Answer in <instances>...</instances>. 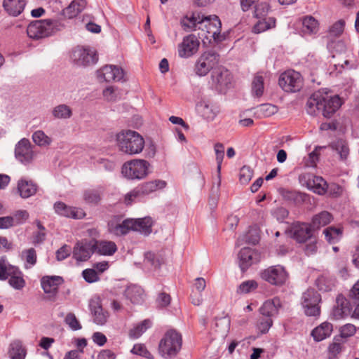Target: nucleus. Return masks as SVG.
<instances>
[{
  "instance_id": "nucleus-18",
  "label": "nucleus",
  "mask_w": 359,
  "mask_h": 359,
  "mask_svg": "<svg viewBox=\"0 0 359 359\" xmlns=\"http://www.w3.org/2000/svg\"><path fill=\"white\" fill-rule=\"evenodd\" d=\"M15 158L23 163H29L33 158V151L29 140L21 139L15 147Z\"/></svg>"
},
{
  "instance_id": "nucleus-23",
  "label": "nucleus",
  "mask_w": 359,
  "mask_h": 359,
  "mask_svg": "<svg viewBox=\"0 0 359 359\" xmlns=\"http://www.w3.org/2000/svg\"><path fill=\"white\" fill-rule=\"evenodd\" d=\"M352 309L351 302L342 295H339L337 298V306L332 311V315L335 319L339 320L349 316L352 313Z\"/></svg>"
},
{
  "instance_id": "nucleus-44",
  "label": "nucleus",
  "mask_w": 359,
  "mask_h": 359,
  "mask_svg": "<svg viewBox=\"0 0 359 359\" xmlns=\"http://www.w3.org/2000/svg\"><path fill=\"white\" fill-rule=\"evenodd\" d=\"M52 115L57 119H68L72 116V111L67 104H61L53 109Z\"/></svg>"
},
{
  "instance_id": "nucleus-38",
  "label": "nucleus",
  "mask_w": 359,
  "mask_h": 359,
  "mask_svg": "<svg viewBox=\"0 0 359 359\" xmlns=\"http://www.w3.org/2000/svg\"><path fill=\"white\" fill-rule=\"evenodd\" d=\"M257 22L253 27L255 33H261L276 26V19L272 17L257 18Z\"/></svg>"
},
{
  "instance_id": "nucleus-57",
  "label": "nucleus",
  "mask_w": 359,
  "mask_h": 359,
  "mask_svg": "<svg viewBox=\"0 0 359 359\" xmlns=\"http://www.w3.org/2000/svg\"><path fill=\"white\" fill-rule=\"evenodd\" d=\"M253 175V172L248 166H243L241 168L239 174V180L242 184L248 183Z\"/></svg>"
},
{
  "instance_id": "nucleus-3",
  "label": "nucleus",
  "mask_w": 359,
  "mask_h": 359,
  "mask_svg": "<svg viewBox=\"0 0 359 359\" xmlns=\"http://www.w3.org/2000/svg\"><path fill=\"white\" fill-rule=\"evenodd\" d=\"M116 140L118 150L128 155L140 154L145 145L143 137L132 130H121L117 133Z\"/></svg>"
},
{
  "instance_id": "nucleus-24",
  "label": "nucleus",
  "mask_w": 359,
  "mask_h": 359,
  "mask_svg": "<svg viewBox=\"0 0 359 359\" xmlns=\"http://www.w3.org/2000/svg\"><path fill=\"white\" fill-rule=\"evenodd\" d=\"M54 210L59 215L73 219H81L85 215L82 210L67 206L61 201L56 202L54 204Z\"/></svg>"
},
{
  "instance_id": "nucleus-55",
  "label": "nucleus",
  "mask_w": 359,
  "mask_h": 359,
  "mask_svg": "<svg viewBox=\"0 0 359 359\" xmlns=\"http://www.w3.org/2000/svg\"><path fill=\"white\" fill-rule=\"evenodd\" d=\"M131 353L148 359L152 358L151 353L147 349L146 346L142 344H135L131 350Z\"/></svg>"
},
{
  "instance_id": "nucleus-43",
  "label": "nucleus",
  "mask_w": 359,
  "mask_h": 359,
  "mask_svg": "<svg viewBox=\"0 0 359 359\" xmlns=\"http://www.w3.org/2000/svg\"><path fill=\"white\" fill-rule=\"evenodd\" d=\"M319 29V25L317 20L309 15L304 18L302 20V32L306 34H316Z\"/></svg>"
},
{
  "instance_id": "nucleus-12",
  "label": "nucleus",
  "mask_w": 359,
  "mask_h": 359,
  "mask_svg": "<svg viewBox=\"0 0 359 359\" xmlns=\"http://www.w3.org/2000/svg\"><path fill=\"white\" fill-rule=\"evenodd\" d=\"M261 276L262 279L272 285H281L285 283L287 273L283 266L276 265L265 269Z\"/></svg>"
},
{
  "instance_id": "nucleus-10",
  "label": "nucleus",
  "mask_w": 359,
  "mask_h": 359,
  "mask_svg": "<svg viewBox=\"0 0 359 359\" xmlns=\"http://www.w3.org/2000/svg\"><path fill=\"white\" fill-rule=\"evenodd\" d=\"M278 84L284 91L294 93L302 88L303 79L299 72L294 70H287L280 74Z\"/></svg>"
},
{
  "instance_id": "nucleus-59",
  "label": "nucleus",
  "mask_w": 359,
  "mask_h": 359,
  "mask_svg": "<svg viewBox=\"0 0 359 359\" xmlns=\"http://www.w3.org/2000/svg\"><path fill=\"white\" fill-rule=\"evenodd\" d=\"M84 280L88 283H94L99 280V275L95 269H87L82 272Z\"/></svg>"
},
{
  "instance_id": "nucleus-64",
  "label": "nucleus",
  "mask_w": 359,
  "mask_h": 359,
  "mask_svg": "<svg viewBox=\"0 0 359 359\" xmlns=\"http://www.w3.org/2000/svg\"><path fill=\"white\" fill-rule=\"evenodd\" d=\"M348 297L351 303L359 302V279L351 289Z\"/></svg>"
},
{
  "instance_id": "nucleus-30",
  "label": "nucleus",
  "mask_w": 359,
  "mask_h": 359,
  "mask_svg": "<svg viewBox=\"0 0 359 359\" xmlns=\"http://www.w3.org/2000/svg\"><path fill=\"white\" fill-rule=\"evenodd\" d=\"M8 278V284L15 290H20L26 285L22 272L15 266L11 268Z\"/></svg>"
},
{
  "instance_id": "nucleus-15",
  "label": "nucleus",
  "mask_w": 359,
  "mask_h": 359,
  "mask_svg": "<svg viewBox=\"0 0 359 359\" xmlns=\"http://www.w3.org/2000/svg\"><path fill=\"white\" fill-rule=\"evenodd\" d=\"M123 71L116 65H105L97 71V76L100 81H119L123 78Z\"/></svg>"
},
{
  "instance_id": "nucleus-11",
  "label": "nucleus",
  "mask_w": 359,
  "mask_h": 359,
  "mask_svg": "<svg viewBox=\"0 0 359 359\" xmlns=\"http://www.w3.org/2000/svg\"><path fill=\"white\" fill-rule=\"evenodd\" d=\"M219 55L212 50L204 52L197 60L195 72L200 76H205L211 69H214L219 62Z\"/></svg>"
},
{
  "instance_id": "nucleus-36",
  "label": "nucleus",
  "mask_w": 359,
  "mask_h": 359,
  "mask_svg": "<svg viewBox=\"0 0 359 359\" xmlns=\"http://www.w3.org/2000/svg\"><path fill=\"white\" fill-rule=\"evenodd\" d=\"M255 252L250 248H242L238 253L239 266L243 271H245L252 264Z\"/></svg>"
},
{
  "instance_id": "nucleus-14",
  "label": "nucleus",
  "mask_w": 359,
  "mask_h": 359,
  "mask_svg": "<svg viewBox=\"0 0 359 359\" xmlns=\"http://www.w3.org/2000/svg\"><path fill=\"white\" fill-rule=\"evenodd\" d=\"M200 41L194 34H189L183 38L178 46V54L180 57L188 58L198 50Z\"/></svg>"
},
{
  "instance_id": "nucleus-9",
  "label": "nucleus",
  "mask_w": 359,
  "mask_h": 359,
  "mask_svg": "<svg viewBox=\"0 0 359 359\" xmlns=\"http://www.w3.org/2000/svg\"><path fill=\"white\" fill-rule=\"evenodd\" d=\"M320 294L314 289H308L305 291L302 294L301 302L305 314L308 316H318L320 313Z\"/></svg>"
},
{
  "instance_id": "nucleus-61",
  "label": "nucleus",
  "mask_w": 359,
  "mask_h": 359,
  "mask_svg": "<svg viewBox=\"0 0 359 359\" xmlns=\"http://www.w3.org/2000/svg\"><path fill=\"white\" fill-rule=\"evenodd\" d=\"M273 325V320L270 318H262L257 325V329L262 334H266Z\"/></svg>"
},
{
  "instance_id": "nucleus-27",
  "label": "nucleus",
  "mask_w": 359,
  "mask_h": 359,
  "mask_svg": "<svg viewBox=\"0 0 359 359\" xmlns=\"http://www.w3.org/2000/svg\"><path fill=\"white\" fill-rule=\"evenodd\" d=\"M95 252L104 256H111L117 251L116 243L111 241L93 240Z\"/></svg>"
},
{
  "instance_id": "nucleus-35",
  "label": "nucleus",
  "mask_w": 359,
  "mask_h": 359,
  "mask_svg": "<svg viewBox=\"0 0 359 359\" xmlns=\"http://www.w3.org/2000/svg\"><path fill=\"white\" fill-rule=\"evenodd\" d=\"M133 231H139L144 236H148L151 233L152 219L150 217H144L134 219Z\"/></svg>"
},
{
  "instance_id": "nucleus-28",
  "label": "nucleus",
  "mask_w": 359,
  "mask_h": 359,
  "mask_svg": "<svg viewBox=\"0 0 359 359\" xmlns=\"http://www.w3.org/2000/svg\"><path fill=\"white\" fill-rule=\"evenodd\" d=\"M63 281L61 276H44L41 280V284L45 293L55 294Z\"/></svg>"
},
{
  "instance_id": "nucleus-6",
  "label": "nucleus",
  "mask_w": 359,
  "mask_h": 359,
  "mask_svg": "<svg viewBox=\"0 0 359 359\" xmlns=\"http://www.w3.org/2000/svg\"><path fill=\"white\" fill-rule=\"evenodd\" d=\"M149 163L143 159H134L126 162L121 168L124 177L130 180H141L148 174Z\"/></svg>"
},
{
  "instance_id": "nucleus-60",
  "label": "nucleus",
  "mask_w": 359,
  "mask_h": 359,
  "mask_svg": "<svg viewBox=\"0 0 359 359\" xmlns=\"http://www.w3.org/2000/svg\"><path fill=\"white\" fill-rule=\"evenodd\" d=\"M14 266L6 263L3 259H0V280H6L8 278L10 269Z\"/></svg>"
},
{
  "instance_id": "nucleus-40",
  "label": "nucleus",
  "mask_w": 359,
  "mask_h": 359,
  "mask_svg": "<svg viewBox=\"0 0 359 359\" xmlns=\"http://www.w3.org/2000/svg\"><path fill=\"white\" fill-rule=\"evenodd\" d=\"M316 282L319 290L329 292L335 287L336 280L333 277L322 275L317 278Z\"/></svg>"
},
{
  "instance_id": "nucleus-29",
  "label": "nucleus",
  "mask_w": 359,
  "mask_h": 359,
  "mask_svg": "<svg viewBox=\"0 0 359 359\" xmlns=\"http://www.w3.org/2000/svg\"><path fill=\"white\" fill-rule=\"evenodd\" d=\"M280 306V299L275 297L265 301L260 307L259 311L262 316L271 318L278 314Z\"/></svg>"
},
{
  "instance_id": "nucleus-8",
  "label": "nucleus",
  "mask_w": 359,
  "mask_h": 359,
  "mask_svg": "<svg viewBox=\"0 0 359 359\" xmlns=\"http://www.w3.org/2000/svg\"><path fill=\"white\" fill-rule=\"evenodd\" d=\"M71 59L75 65L85 67L96 64L98 55L92 48L77 46L72 50Z\"/></svg>"
},
{
  "instance_id": "nucleus-2",
  "label": "nucleus",
  "mask_w": 359,
  "mask_h": 359,
  "mask_svg": "<svg viewBox=\"0 0 359 359\" xmlns=\"http://www.w3.org/2000/svg\"><path fill=\"white\" fill-rule=\"evenodd\" d=\"M184 27L192 29H201L207 33L205 37L207 39H213L215 42H221L224 36L221 34L222 23L217 15L204 16L199 13H194L191 18H186L183 20Z\"/></svg>"
},
{
  "instance_id": "nucleus-32",
  "label": "nucleus",
  "mask_w": 359,
  "mask_h": 359,
  "mask_svg": "<svg viewBox=\"0 0 359 359\" xmlns=\"http://www.w3.org/2000/svg\"><path fill=\"white\" fill-rule=\"evenodd\" d=\"M86 0H74L63 10L65 17L72 19L76 17L86 8Z\"/></svg>"
},
{
  "instance_id": "nucleus-54",
  "label": "nucleus",
  "mask_w": 359,
  "mask_h": 359,
  "mask_svg": "<svg viewBox=\"0 0 359 359\" xmlns=\"http://www.w3.org/2000/svg\"><path fill=\"white\" fill-rule=\"evenodd\" d=\"M269 11V5L265 2L257 4L255 7L254 17L256 18H266Z\"/></svg>"
},
{
  "instance_id": "nucleus-21",
  "label": "nucleus",
  "mask_w": 359,
  "mask_h": 359,
  "mask_svg": "<svg viewBox=\"0 0 359 359\" xmlns=\"http://www.w3.org/2000/svg\"><path fill=\"white\" fill-rule=\"evenodd\" d=\"M93 322L98 325H104L109 318V313L104 310L98 299H92L89 304Z\"/></svg>"
},
{
  "instance_id": "nucleus-58",
  "label": "nucleus",
  "mask_w": 359,
  "mask_h": 359,
  "mask_svg": "<svg viewBox=\"0 0 359 359\" xmlns=\"http://www.w3.org/2000/svg\"><path fill=\"white\" fill-rule=\"evenodd\" d=\"M65 320V323L73 330H79L82 327L76 316L72 313H67Z\"/></svg>"
},
{
  "instance_id": "nucleus-1",
  "label": "nucleus",
  "mask_w": 359,
  "mask_h": 359,
  "mask_svg": "<svg viewBox=\"0 0 359 359\" xmlns=\"http://www.w3.org/2000/svg\"><path fill=\"white\" fill-rule=\"evenodd\" d=\"M341 100L335 95H332L325 90L312 94L306 102V111L311 116L321 112L326 118L331 117L341 107Z\"/></svg>"
},
{
  "instance_id": "nucleus-50",
  "label": "nucleus",
  "mask_w": 359,
  "mask_h": 359,
  "mask_svg": "<svg viewBox=\"0 0 359 359\" xmlns=\"http://www.w3.org/2000/svg\"><path fill=\"white\" fill-rule=\"evenodd\" d=\"M34 142L39 146L49 145L51 142L50 138L42 130H37L32 135Z\"/></svg>"
},
{
  "instance_id": "nucleus-51",
  "label": "nucleus",
  "mask_w": 359,
  "mask_h": 359,
  "mask_svg": "<svg viewBox=\"0 0 359 359\" xmlns=\"http://www.w3.org/2000/svg\"><path fill=\"white\" fill-rule=\"evenodd\" d=\"M357 330H359V327H357L353 324L346 323L340 327L339 335L341 338L347 339L353 337L356 333Z\"/></svg>"
},
{
  "instance_id": "nucleus-4",
  "label": "nucleus",
  "mask_w": 359,
  "mask_h": 359,
  "mask_svg": "<svg viewBox=\"0 0 359 359\" xmlns=\"http://www.w3.org/2000/svg\"><path fill=\"white\" fill-rule=\"evenodd\" d=\"M65 27V23L60 19L34 20L28 25L27 33L29 38L38 40L52 36Z\"/></svg>"
},
{
  "instance_id": "nucleus-56",
  "label": "nucleus",
  "mask_w": 359,
  "mask_h": 359,
  "mask_svg": "<svg viewBox=\"0 0 359 359\" xmlns=\"http://www.w3.org/2000/svg\"><path fill=\"white\" fill-rule=\"evenodd\" d=\"M215 152L216 156V161L217 164V171L220 172L222 163L224 156V147L221 143H217L215 145Z\"/></svg>"
},
{
  "instance_id": "nucleus-62",
  "label": "nucleus",
  "mask_w": 359,
  "mask_h": 359,
  "mask_svg": "<svg viewBox=\"0 0 359 359\" xmlns=\"http://www.w3.org/2000/svg\"><path fill=\"white\" fill-rule=\"evenodd\" d=\"M344 25H345V22L342 20H340L337 21V22H335L330 28L329 32H330V35L334 36H339L344 32Z\"/></svg>"
},
{
  "instance_id": "nucleus-42",
  "label": "nucleus",
  "mask_w": 359,
  "mask_h": 359,
  "mask_svg": "<svg viewBox=\"0 0 359 359\" xmlns=\"http://www.w3.org/2000/svg\"><path fill=\"white\" fill-rule=\"evenodd\" d=\"M331 147L337 152L341 160L345 161L347 159L349 154V148L345 140L339 139L332 143Z\"/></svg>"
},
{
  "instance_id": "nucleus-25",
  "label": "nucleus",
  "mask_w": 359,
  "mask_h": 359,
  "mask_svg": "<svg viewBox=\"0 0 359 359\" xmlns=\"http://www.w3.org/2000/svg\"><path fill=\"white\" fill-rule=\"evenodd\" d=\"M27 0H4L3 7L11 16H19L25 10Z\"/></svg>"
},
{
  "instance_id": "nucleus-13",
  "label": "nucleus",
  "mask_w": 359,
  "mask_h": 359,
  "mask_svg": "<svg viewBox=\"0 0 359 359\" xmlns=\"http://www.w3.org/2000/svg\"><path fill=\"white\" fill-rule=\"evenodd\" d=\"M165 186L166 182L163 180H157L147 182L142 184L137 189L128 194L126 196V202L127 204H130L133 199L138 196L140 194L147 195L158 189H163Z\"/></svg>"
},
{
  "instance_id": "nucleus-16",
  "label": "nucleus",
  "mask_w": 359,
  "mask_h": 359,
  "mask_svg": "<svg viewBox=\"0 0 359 359\" xmlns=\"http://www.w3.org/2000/svg\"><path fill=\"white\" fill-rule=\"evenodd\" d=\"M95 252L93 240L76 243L72 251L73 258L77 262H86Z\"/></svg>"
},
{
  "instance_id": "nucleus-47",
  "label": "nucleus",
  "mask_w": 359,
  "mask_h": 359,
  "mask_svg": "<svg viewBox=\"0 0 359 359\" xmlns=\"http://www.w3.org/2000/svg\"><path fill=\"white\" fill-rule=\"evenodd\" d=\"M22 258L25 261V267L32 268L36 262V250L32 248L22 250Z\"/></svg>"
},
{
  "instance_id": "nucleus-52",
  "label": "nucleus",
  "mask_w": 359,
  "mask_h": 359,
  "mask_svg": "<svg viewBox=\"0 0 359 359\" xmlns=\"http://www.w3.org/2000/svg\"><path fill=\"white\" fill-rule=\"evenodd\" d=\"M258 284L254 280H250L243 282L237 289L238 294H247L257 288Z\"/></svg>"
},
{
  "instance_id": "nucleus-20",
  "label": "nucleus",
  "mask_w": 359,
  "mask_h": 359,
  "mask_svg": "<svg viewBox=\"0 0 359 359\" xmlns=\"http://www.w3.org/2000/svg\"><path fill=\"white\" fill-rule=\"evenodd\" d=\"M133 219H126L122 222L118 221V219H114L108 223V228L110 233L120 236L133 231Z\"/></svg>"
},
{
  "instance_id": "nucleus-45",
  "label": "nucleus",
  "mask_w": 359,
  "mask_h": 359,
  "mask_svg": "<svg viewBox=\"0 0 359 359\" xmlns=\"http://www.w3.org/2000/svg\"><path fill=\"white\" fill-rule=\"evenodd\" d=\"M151 323L149 320H144L135 325L129 332V336L132 339L139 338L146 330L151 327Z\"/></svg>"
},
{
  "instance_id": "nucleus-5",
  "label": "nucleus",
  "mask_w": 359,
  "mask_h": 359,
  "mask_svg": "<svg viewBox=\"0 0 359 359\" xmlns=\"http://www.w3.org/2000/svg\"><path fill=\"white\" fill-rule=\"evenodd\" d=\"M182 346V334L175 330H168L158 344V353L165 359L175 358Z\"/></svg>"
},
{
  "instance_id": "nucleus-31",
  "label": "nucleus",
  "mask_w": 359,
  "mask_h": 359,
  "mask_svg": "<svg viewBox=\"0 0 359 359\" xmlns=\"http://www.w3.org/2000/svg\"><path fill=\"white\" fill-rule=\"evenodd\" d=\"M37 185L32 180L22 179L18 182V191L23 198L34 196L37 191Z\"/></svg>"
},
{
  "instance_id": "nucleus-19",
  "label": "nucleus",
  "mask_w": 359,
  "mask_h": 359,
  "mask_svg": "<svg viewBox=\"0 0 359 359\" xmlns=\"http://www.w3.org/2000/svg\"><path fill=\"white\" fill-rule=\"evenodd\" d=\"M196 110L198 114L207 121H212L218 113L217 107L204 97L196 103Z\"/></svg>"
},
{
  "instance_id": "nucleus-7",
  "label": "nucleus",
  "mask_w": 359,
  "mask_h": 359,
  "mask_svg": "<svg viewBox=\"0 0 359 359\" xmlns=\"http://www.w3.org/2000/svg\"><path fill=\"white\" fill-rule=\"evenodd\" d=\"M232 75L223 67L215 68L211 73L210 83L212 88L220 93H225L232 86Z\"/></svg>"
},
{
  "instance_id": "nucleus-49",
  "label": "nucleus",
  "mask_w": 359,
  "mask_h": 359,
  "mask_svg": "<svg viewBox=\"0 0 359 359\" xmlns=\"http://www.w3.org/2000/svg\"><path fill=\"white\" fill-rule=\"evenodd\" d=\"M144 261L155 269L159 268L164 260L161 255L152 252H147L144 255Z\"/></svg>"
},
{
  "instance_id": "nucleus-53",
  "label": "nucleus",
  "mask_w": 359,
  "mask_h": 359,
  "mask_svg": "<svg viewBox=\"0 0 359 359\" xmlns=\"http://www.w3.org/2000/svg\"><path fill=\"white\" fill-rule=\"evenodd\" d=\"M323 148L324 147L319 146L316 147L315 149L308 155L307 158H304L306 166L315 167L316 165V163L319 160L318 150Z\"/></svg>"
},
{
  "instance_id": "nucleus-48",
  "label": "nucleus",
  "mask_w": 359,
  "mask_h": 359,
  "mask_svg": "<svg viewBox=\"0 0 359 359\" xmlns=\"http://www.w3.org/2000/svg\"><path fill=\"white\" fill-rule=\"evenodd\" d=\"M323 233L330 243H335L341 238L342 231L341 229L329 227L324 230Z\"/></svg>"
},
{
  "instance_id": "nucleus-22",
  "label": "nucleus",
  "mask_w": 359,
  "mask_h": 359,
  "mask_svg": "<svg viewBox=\"0 0 359 359\" xmlns=\"http://www.w3.org/2000/svg\"><path fill=\"white\" fill-rule=\"evenodd\" d=\"M304 178L306 180V185L309 189L318 195L325 194L327 184L322 177L309 174L304 176Z\"/></svg>"
},
{
  "instance_id": "nucleus-33",
  "label": "nucleus",
  "mask_w": 359,
  "mask_h": 359,
  "mask_svg": "<svg viewBox=\"0 0 359 359\" xmlns=\"http://www.w3.org/2000/svg\"><path fill=\"white\" fill-rule=\"evenodd\" d=\"M8 355L11 359H25L27 349L20 340H15L10 344Z\"/></svg>"
},
{
  "instance_id": "nucleus-26",
  "label": "nucleus",
  "mask_w": 359,
  "mask_h": 359,
  "mask_svg": "<svg viewBox=\"0 0 359 359\" xmlns=\"http://www.w3.org/2000/svg\"><path fill=\"white\" fill-rule=\"evenodd\" d=\"M333 331V325L327 321L323 322L316 327L311 333L313 340L316 342L321 341L330 337Z\"/></svg>"
},
{
  "instance_id": "nucleus-39",
  "label": "nucleus",
  "mask_w": 359,
  "mask_h": 359,
  "mask_svg": "<svg viewBox=\"0 0 359 359\" xmlns=\"http://www.w3.org/2000/svg\"><path fill=\"white\" fill-rule=\"evenodd\" d=\"M101 188L88 189L83 191V198L86 203L97 205L101 200Z\"/></svg>"
},
{
  "instance_id": "nucleus-41",
  "label": "nucleus",
  "mask_w": 359,
  "mask_h": 359,
  "mask_svg": "<svg viewBox=\"0 0 359 359\" xmlns=\"http://www.w3.org/2000/svg\"><path fill=\"white\" fill-rule=\"evenodd\" d=\"M332 219V216L330 212L323 211L313 217L312 223L311 224L313 229H320V227L330 224Z\"/></svg>"
},
{
  "instance_id": "nucleus-46",
  "label": "nucleus",
  "mask_w": 359,
  "mask_h": 359,
  "mask_svg": "<svg viewBox=\"0 0 359 359\" xmlns=\"http://www.w3.org/2000/svg\"><path fill=\"white\" fill-rule=\"evenodd\" d=\"M264 78L260 74L255 76L252 82V93L254 96L260 97L264 93Z\"/></svg>"
},
{
  "instance_id": "nucleus-37",
  "label": "nucleus",
  "mask_w": 359,
  "mask_h": 359,
  "mask_svg": "<svg viewBox=\"0 0 359 359\" xmlns=\"http://www.w3.org/2000/svg\"><path fill=\"white\" fill-rule=\"evenodd\" d=\"M255 114L258 118L269 117L278 111V107L272 104H262L255 107Z\"/></svg>"
},
{
  "instance_id": "nucleus-34",
  "label": "nucleus",
  "mask_w": 359,
  "mask_h": 359,
  "mask_svg": "<svg viewBox=\"0 0 359 359\" xmlns=\"http://www.w3.org/2000/svg\"><path fill=\"white\" fill-rule=\"evenodd\" d=\"M125 296L133 304H141L144 300V290L140 286L130 285L125 290Z\"/></svg>"
},
{
  "instance_id": "nucleus-63",
  "label": "nucleus",
  "mask_w": 359,
  "mask_h": 359,
  "mask_svg": "<svg viewBox=\"0 0 359 359\" xmlns=\"http://www.w3.org/2000/svg\"><path fill=\"white\" fill-rule=\"evenodd\" d=\"M272 215L278 221L282 222L288 217L289 212L286 208L279 207L273 210Z\"/></svg>"
},
{
  "instance_id": "nucleus-17",
  "label": "nucleus",
  "mask_w": 359,
  "mask_h": 359,
  "mask_svg": "<svg viewBox=\"0 0 359 359\" xmlns=\"http://www.w3.org/2000/svg\"><path fill=\"white\" fill-rule=\"evenodd\" d=\"M312 226L308 223L295 222L290 228L292 237L298 243H305L313 237Z\"/></svg>"
}]
</instances>
